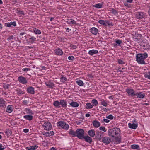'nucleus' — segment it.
I'll return each mask as SVG.
<instances>
[{"instance_id": "obj_26", "label": "nucleus", "mask_w": 150, "mask_h": 150, "mask_svg": "<svg viewBox=\"0 0 150 150\" xmlns=\"http://www.w3.org/2000/svg\"><path fill=\"white\" fill-rule=\"evenodd\" d=\"M93 126L95 127H98L100 126V124L99 122L96 120H94L92 122Z\"/></svg>"}, {"instance_id": "obj_55", "label": "nucleus", "mask_w": 150, "mask_h": 150, "mask_svg": "<svg viewBox=\"0 0 150 150\" xmlns=\"http://www.w3.org/2000/svg\"><path fill=\"white\" fill-rule=\"evenodd\" d=\"M106 118L110 120H112L113 118V116L111 114H110L107 116Z\"/></svg>"}, {"instance_id": "obj_20", "label": "nucleus", "mask_w": 150, "mask_h": 150, "mask_svg": "<svg viewBox=\"0 0 150 150\" xmlns=\"http://www.w3.org/2000/svg\"><path fill=\"white\" fill-rule=\"evenodd\" d=\"M54 51L55 54L58 55H62L63 54L62 50L60 48L55 49Z\"/></svg>"}, {"instance_id": "obj_22", "label": "nucleus", "mask_w": 150, "mask_h": 150, "mask_svg": "<svg viewBox=\"0 0 150 150\" xmlns=\"http://www.w3.org/2000/svg\"><path fill=\"white\" fill-rule=\"evenodd\" d=\"M54 134V132L53 131L46 132L43 134L45 136L47 137H49L53 135Z\"/></svg>"}, {"instance_id": "obj_14", "label": "nucleus", "mask_w": 150, "mask_h": 150, "mask_svg": "<svg viewBox=\"0 0 150 150\" xmlns=\"http://www.w3.org/2000/svg\"><path fill=\"white\" fill-rule=\"evenodd\" d=\"M45 85L49 88H52L55 87V85L53 82L51 81H47L45 83Z\"/></svg>"}, {"instance_id": "obj_57", "label": "nucleus", "mask_w": 150, "mask_h": 150, "mask_svg": "<svg viewBox=\"0 0 150 150\" xmlns=\"http://www.w3.org/2000/svg\"><path fill=\"white\" fill-rule=\"evenodd\" d=\"M4 25L5 26L8 27H11V26L10 22V23L8 22V23H6Z\"/></svg>"}, {"instance_id": "obj_10", "label": "nucleus", "mask_w": 150, "mask_h": 150, "mask_svg": "<svg viewBox=\"0 0 150 150\" xmlns=\"http://www.w3.org/2000/svg\"><path fill=\"white\" fill-rule=\"evenodd\" d=\"M144 13L143 12H137L135 14L137 19H141L144 18Z\"/></svg>"}, {"instance_id": "obj_59", "label": "nucleus", "mask_w": 150, "mask_h": 150, "mask_svg": "<svg viewBox=\"0 0 150 150\" xmlns=\"http://www.w3.org/2000/svg\"><path fill=\"white\" fill-rule=\"evenodd\" d=\"M10 23H11V25H12L13 26L15 27V26H16V22L15 21H13V22H10Z\"/></svg>"}, {"instance_id": "obj_64", "label": "nucleus", "mask_w": 150, "mask_h": 150, "mask_svg": "<svg viewBox=\"0 0 150 150\" xmlns=\"http://www.w3.org/2000/svg\"><path fill=\"white\" fill-rule=\"evenodd\" d=\"M23 131L25 133H27L29 132V129H25L23 130Z\"/></svg>"}, {"instance_id": "obj_48", "label": "nucleus", "mask_w": 150, "mask_h": 150, "mask_svg": "<svg viewBox=\"0 0 150 150\" xmlns=\"http://www.w3.org/2000/svg\"><path fill=\"white\" fill-rule=\"evenodd\" d=\"M117 62L118 63L120 64H124L125 63L124 62L120 59H117Z\"/></svg>"}, {"instance_id": "obj_30", "label": "nucleus", "mask_w": 150, "mask_h": 150, "mask_svg": "<svg viewBox=\"0 0 150 150\" xmlns=\"http://www.w3.org/2000/svg\"><path fill=\"white\" fill-rule=\"evenodd\" d=\"M116 142V144H117L121 142V137H120L116 136L114 140H113Z\"/></svg>"}, {"instance_id": "obj_53", "label": "nucleus", "mask_w": 150, "mask_h": 150, "mask_svg": "<svg viewBox=\"0 0 150 150\" xmlns=\"http://www.w3.org/2000/svg\"><path fill=\"white\" fill-rule=\"evenodd\" d=\"M148 74H149V75L145 74L144 75V76L145 78H147L150 79V71L148 72Z\"/></svg>"}, {"instance_id": "obj_7", "label": "nucleus", "mask_w": 150, "mask_h": 150, "mask_svg": "<svg viewBox=\"0 0 150 150\" xmlns=\"http://www.w3.org/2000/svg\"><path fill=\"white\" fill-rule=\"evenodd\" d=\"M18 80L20 83L23 84H25L28 82L26 78L22 76L18 77Z\"/></svg>"}, {"instance_id": "obj_43", "label": "nucleus", "mask_w": 150, "mask_h": 150, "mask_svg": "<svg viewBox=\"0 0 150 150\" xmlns=\"http://www.w3.org/2000/svg\"><path fill=\"white\" fill-rule=\"evenodd\" d=\"M102 7V4L100 3H98V4H96L93 6V7L98 9L101 8Z\"/></svg>"}, {"instance_id": "obj_16", "label": "nucleus", "mask_w": 150, "mask_h": 150, "mask_svg": "<svg viewBox=\"0 0 150 150\" xmlns=\"http://www.w3.org/2000/svg\"><path fill=\"white\" fill-rule=\"evenodd\" d=\"M27 92L30 94H34L35 93L34 88L32 86L28 87L27 90Z\"/></svg>"}, {"instance_id": "obj_24", "label": "nucleus", "mask_w": 150, "mask_h": 150, "mask_svg": "<svg viewBox=\"0 0 150 150\" xmlns=\"http://www.w3.org/2000/svg\"><path fill=\"white\" fill-rule=\"evenodd\" d=\"M98 53V51L95 50H89L88 52V54L91 55H93L94 54H97Z\"/></svg>"}, {"instance_id": "obj_28", "label": "nucleus", "mask_w": 150, "mask_h": 150, "mask_svg": "<svg viewBox=\"0 0 150 150\" xmlns=\"http://www.w3.org/2000/svg\"><path fill=\"white\" fill-rule=\"evenodd\" d=\"M54 105L56 107L58 108H60L61 106L60 105V101L59 102L57 100L55 101L53 103Z\"/></svg>"}, {"instance_id": "obj_36", "label": "nucleus", "mask_w": 150, "mask_h": 150, "mask_svg": "<svg viewBox=\"0 0 150 150\" xmlns=\"http://www.w3.org/2000/svg\"><path fill=\"white\" fill-rule=\"evenodd\" d=\"M17 93L18 95L23 94L25 93L24 91H23L20 89H17L16 90Z\"/></svg>"}, {"instance_id": "obj_39", "label": "nucleus", "mask_w": 150, "mask_h": 150, "mask_svg": "<svg viewBox=\"0 0 150 150\" xmlns=\"http://www.w3.org/2000/svg\"><path fill=\"white\" fill-rule=\"evenodd\" d=\"M93 105L90 103H87L86 105V108L87 109H89L92 108Z\"/></svg>"}, {"instance_id": "obj_33", "label": "nucleus", "mask_w": 150, "mask_h": 150, "mask_svg": "<svg viewBox=\"0 0 150 150\" xmlns=\"http://www.w3.org/2000/svg\"><path fill=\"white\" fill-rule=\"evenodd\" d=\"M106 21L107 20H100L98 21V22L103 25L106 26Z\"/></svg>"}, {"instance_id": "obj_41", "label": "nucleus", "mask_w": 150, "mask_h": 150, "mask_svg": "<svg viewBox=\"0 0 150 150\" xmlns=\"http://www.w3.org/2000/svg\"><path fill=\"white\" fill-rule=\"evenodd\" d=\"M91 103H92V105L93 106H96L98 105V102L96 100L93 99L91 101Z\"/></svg>"}, {"instance_id": "obj_25", "label": "nucleus", "mask_w": 150, "mask_h": 150, "mask_svg": "<svg viewBox=\"0 0 150 150\" xmlns=\"http://www.w3.org/2000/svg\"><path fill=\"white\" fill-rule=\"evenodd\" d=\"M115 42V43L113 44L114 47H117L118 46H120V44L122 43V40L120 39L116 40Z\"/></svg>"}, {"instance_id": "obj_21", "label": "nucleus", "mask_w": 150, "mask_h": 150, "mask_svg": "<svg viewBox=\"0 0 150 150\" xmlns=\"http://www.w3.org/2000/svg\"><path fill=\"white\" fill-rule=\"evenodd\" d=\"M88 133L89 135L91 137H94L95 135V132L94 129H91L89 130Z\"/></svg>"}, {"instance_id": "obj_42", "label": "nucleus", "mask_w": 150, "mask_h": 150, "mask_svg": "<svg viewBox=\"0 0 150 150\" xmlns=\"http://www.w3.org/2000/svg\"><path fill=\"white\" fill-rule=\"evenodd\" d=\"M101 102H100V104L102 105L103 106L105 107L107 106L108 105V103H107L106 102V101L103 100L102 99V100H101Z\"/></svg>"}, {"instance_id": "obj_60", "label": "nucleus", "mask_w": 150, "mask_h": 150, "mask_svg": "<svg viewBox=\"0 0 150 150\" xmlns=\"http://www.w3.org/2000/svg\"><path fill=\"white\" fill-rule=\"evenodd\" d=\"M125 69V68H121V67H119L118 69V71L120 72H123V71H122V70H124V69Z\"/></svg>"}, {"instance_id": "obj_45", "label": "nucleus", "mask_w": 150, "mask_h": 150, "mask_svg": "<svg viewBox=\"0 0 150 150\" xmlns=\"http://www.w3.org/2000/svg\"><path fill=\"white\" fill-rule=\"evenodd\" d=\"M26 111L27 112V113L30 115H32L33 114V113L32 111V110L30 109H26Z\"/></svg>"}, {"instance_id": "obj_46", "label": "nucleus", "mask_w": 150, "mask_h": 150, "mask_svg": "<svg viewBox=\"0 0 150 150\" xmlns=\"http://www.w3.org/2000/svg\"><path fill=\"white\" fill-rule=\"evenodd\" d=\"M107 25L110 26H112L114 25L112 23V22L109 21L108 20H107L106 21V26Z\"/></svg>"}, {"instance_id": "obj_27", "label": "nucleus", "mask_w": 150, "mask_h": 150, "mask_svg": "<svg viewBox=\"0 0 150 150\" xmlns=\"http://www.w3.org/2000/svg\"><path fill=\"white\" fill-rule=\"evenodd\" d=\"M12 105H9L7 107L6 110V112L8 113L11 112L13 111Z\"/></svg>"}, {"instance_id": "obj_12", "label": "nucleus", "mask_w": 150, "mask_h": 150, "mask_svg": "<svg viewBox=\"0 0 150 150\" xmlns=\"http://www.w3.org/2000/svg\"><path fill=\"white\" fill-rule=\"evenodd\" d=\"M60 105L61 107L63 108H65L67 106V103L65 100L62 99L60 100Z\"/></svg>"}, {"instance_id": "obj_13", "label": "nucleus", "mask_w": 150, "mask_h": 150, "mask_svg": "<svg viewBox=\"0 0 150 150\" xmlns=\"http://www.w3.org/2000/svg\"><path fill=\"white\" fill-rule=\"evenodd\" d=\"M30 37L29 39L27 40V43L28 44L30 43H33L36 40V38L34 36H31L30 35H29Z\"/></svg>"}, {"instance_id": "obj_23", "label": "nucleus", "mask_w": 150, "mask_h": 150, "mask_svg": "<svg viewBox=\"0 0 150 150\" xmlns=\"http://www.w3.org/2000/svg\"><path fill=\"white\" fill-rule=\"evenodd\" d=\"M77 129L75 131L72 129H70L69 131V134L72 135L73 137H76L77 134Z\"/></svg>"}, {"instance_id": "obj_3", "label": "nucleus", "mask_w": 150, "mask_h": 150, "mask_svg": "<svg viewBox=\"0 0 150 150\" xmlns=\"http://www.w3.org/2000/svg\"><path fill=\"white\" fill-rule=\"evenodd\" d=\"M57 125L59 127L62 128L66 130H68L69 128V125L62 121L58 122L57 123Z\"/></svg>"}, {"instance_id": "obj_1", "label": "nucleus", "mask_w": 150, "mask_h": 150, "mask_svg": "<svg viewBox=\"0 0 150 150\" xmlns=\"http://www.w3.org/2000/svg\"><path fill=\"white\" fill-rule=\"evenodd\" d=\"M148 57V54L146 52L137 54L136 56V61L140 64H146L144 60Z\"/></svg>"}, {"instance_id": "obj_58", "label": "nucleus", "mask_w": 150, "mask_h": 150, "mask_svg": "<svg viewBox=\"0 0 150 150\" xmlns=\"http://www.w3.org/2000/svg\"><path fill=\"white\" fill-rule=\"evenodd\" d=\"M99 129L100 130L103 131H104V132H105L106 131V129L104 127H102V126L100 127L99 128Z\"/></svg>"}, {"instance_id": "obj_32", "label": "nucleus", "mask_w": 150, "mask_h": 150, "mask_svg": "<svg viewBox=\"0 0 150 150\" xmlns=\"http://www.w3.org/2000/svg\"><path fill=\"white\" fill-rule=\"evenodd\" d=\"M76 83L80 86H82L84 84V83L83 81L82 80H80L76 79Z\"/></svg>"}, {"instance_id": "obj_62", "label": "nucleus", "mask_w": 150, "mask_h": 150, "mask_svg": "<svg viewBox=\"0 0 150 150\" xmlns=\"http://www.w3.org/2000/svg\"><path fill=\"white\" fill-rule=\"evenodd\" d=\"M124 5L125 6L129 8H130V6L128 4V3L126 1L125 2V3H124Z\"/></svg>"}, {"instance_id": "obj_52", "label": "nucleus", "mask_w": 150, "mask_h": 150, "mask_svg": "<svg viewBox=\"0 0 150 150\" xmlns=\"http://www.w3.org/2000/svg\"><path fill=\"white\" fill-rule=\"evenodd\" d=\"M141 45L144 47H146V48L147 47L148 45L147 44V43H145L144 42H142Z\"/></svg>"}, {"instance_id": "obj_17", "label": "nucleus", "mask_w": 150, "mask_h": 150, "mask_svg": "<svg viewBox=\"0 0 150 150\" xmlns=\"http://www.w3.org/2000/svg\"><path fill=\"white\" fill-rule=\"evenodd\" d=\"M90 30L91 33L94 35H96L98 32V29L94 27L92 28Z\"/></svg>"}, {"instance_id": "obj_34", "label": "nucleus", "mask_w": 150, "mask_h": 150, "mask_svg": "<svg viewBox=\"0 0 150 150\" xmlns=\"http://www.w3.org/2000/svg\"><path fill=\"white\" fill-rule=\"evenodd\" d=\"M6 102L2 99H0V107H3L5 105Z\"/></svg>"}, {"instance_id": "obj_11", "label": "nucleus", "mask_w": 150, "mask_h": 150, "mask_svg": "<svg viewBox=\"0 0 150 150\" xmlns=\"http://www.w3.org/2000/svg\"><path fill=\"white\" fill-rule=\"evenodd\" d=\"M145 96V93L142 92H137L136 93V96H137V98L142 99L144 98Z\"/></svg>"}, {"instance_id": "obj_35", "label": "nucleus", "mask_w": 150, "mask_h": 150, "mask_svg": "<svg viewBox=\"0 0 150 150\" xmlns=\"http://www.w3.org/2000/svg\"><path fill=\"white\" fill-rule=\"evenodd\" d=\"M67 23L70 24H76V21L73 19H70L67 21Z\"/></svg>"}, {"instance_id": "obj_63", "label": "nucleus", "mask_w": 150, "mask_h": 150, "mask_svg": "<svg viewBox=\"0 0 150 150\" xmlns=\"http://www.w3.org/2000/svg\"><path fill=\"white\" fill-rule=\"evenodd\" d=\"M101 107L102 108V109L104 110V111L105 112H107L108 111V109H106L105 108H102V106H101Z\"/></svg>"}, {"instance_id": "obj_31", "label": "nucleus", "mask_w": 150, "mask_h": 150, "mask_svg": "<svg viewBox=\"0 0 150 150\" xmlns=\"http://www.w3.org/2000/svg\"><path fill=\"white\" fill-rule=\"evenodd\" d=\"M131 148L133 149H137L138 150L140 149L139 146L137 144H132L131 145Z\"/></svg>"}, {"instance_id": "obj_15", "label": "nucleus", "mask_w": 150, "mask_h": 150, "mask_svg": "<svg viewBox=\"0 0 150 150\" xmlns=\"http://www.w3.org/2000/svg\"><path fill=\"white\" fill-rule=\"evenodd\" d=\"M138 124H135L133 123L132 124L131 123H129L128 125L129 127L131 129H135L138 127Z\"/></svg>"}, {"instance_id": "obj_50", "label": "nucleus", "mask_w": 150, "mask_h": 150, "mask_svg": "<svg viewBox=\"0 0 150 150\" xmlns=\"http://www.w3.org/2000/svg\"><path fill=\"white\" fill-rule=\"evenodd\" d=\"M10 86V85L9 84H7L6 85L4 84L3 86V88L5 89H8L9 88V87Z\"/></svg>"}, {"instance_id": "obj_2", "label": "nucleus", "mask_w": 150, "mask_h": 150, "mask_svg": "<svg viewBox=\"0 0 150 150\" xmlns=\"http://www.w3.org/2000/svg\"><path fill=\"white\" fill-rule=\"evenodd\" d=\"M119 133L120 134V131L118 128L110 129L108 131V135L112 137H114L115 135L118 134Z\"/></svg>"}, {"instance_id": "obj_9", "label": "nucleus", "mask_w": 150, "mask_h": 150, "mask_svg": "<svg viewBox=\"0 0 150 150\" xmlns=\"http://www.w3.org/2000/svg\"><path fill=\"white\" fill-rule=\"evenodd\" d=\"M102 134L103 132H101V131H99L98 130L96 131L95 137L99 141H101Z\"/></svg>"}, {"instance_id": "obj_8", "label": "nucleus", "mask_w": 150, "mask_h": 150, "mask_svg": "<svg viewBox=\"0 0 150 150\" xmlns=\"http://www.w3.org/2000/svg\"><path fill=\"white\" fill-rule=\"evenodd\" d=\"M101 141L104 143L108 144L111 142V140L110 138L105 136L103 138Z\"/></svg>"}, {"instance_id": "obj_4", "label": "nucleus", "mask_w": 150, "mask_h": 150, "mask_svg": "<svg viewBox=\"0 0 150 150\" xmlns=\"http://www.w3.org/2000/svg\"><path fill=\"white\" fill-rule=\"evenodd\" d=\"M84 131L82 129H77L76 137L79 139H83L84 136Z\"/></svg>"}, {"instance_id": "obj_56", "label": "nucleus", "mask_w": 150, "mask_h": 150, "mask_svg": "<svg viewBox=\"0 0 150 150\" xmlns=\"http://www.w3.org/2000/svg\"><path fill=\"white\" fill-rule=\"evenodd\" d=\"M30 70V68H23L22 69L23 71L27 72Z\"/></svg>"}, {"instance_id": "obj_54", "label": "nucleus", "mask_w": 150, "mask_h": 150, "mask_svg": "<svg viewBox=\"0 0 150 150\" xmlns=\"http://www.w3.org/2000/svg\"><path fill=\"white\" fill-rule=\"evenodd\" d=\"M68 59L70 60H73L74 59V57L72 56H70L68 57Z\"/></svg>"}, {"instance_id": "obj_44", "label": "nucleus", "mask_w": 150, "mask_h": 150, "mask_svg": "<svg viewBox=\"0 0 150 150\" xmlns=\"http://www.w3.org/2000/svg\"><path fill=\"white\" fill-rule=\"evenodd\" d=\"M111 9L110 10V11L112 13L115 15H116L117 14L118 12L116 10L112 8H111Z\"/></svg>"}, {"instance_id": "obj_29", "label": "nucleus", "mask_w": 150, "mask_h": 150, "mask_svg": "<svg viewBox=\"0 0 150 150\" xmlns=\"http://www.w3.org/2000/svg\"><path fill=\"white\" fill-rule=\"evenodd\" d=\"M23 118L26 120H28L29 121L33 119V117L31 115H25L23 116Z\"/></svg>"}, {"instance_id": "obj_18", "label": "nucleus", "mask_w": 150, "mask_h": 150, "mask_svg": "<svg viewBox=\"0 0 150 150\" xmlns=\"http://www.w3.org/2000/svg\"><path fill=\"white\" fill-rule=\"evenodd\" d=\"M83 139H85V141L89 143V144H91L92 142V139L88 135L84 136Z\"/></svg>"}, {"instance_id": "obj_40", "label": "nucleus", "mask_w": 150, "mask_h": 150, "mask_svg": "<svg viewBox=\"0 0 150 150\" xmlns=\"http://www.w3.org/2000/svg\"><path fill=\"white\" fill-rule=\"evenodd\" d=\"M67 80V79L66 77L64 76L63 75H62V77L60 78V82L64 83Z\"/></svg>"}, {"instance_id": "obj_49", "label": "nucleus", "mask_w": 150, "mask_h": 150, "mask_svg": "<svg viewBox=\"0 0 150 150\" xmlns=\"http://www.w3.org/2000/svg\"><path fill=\"white\" fill-rule=\"evenodd\" d=\"M110 121L107 119H103L101 120V122L102 123H103L104 122H105L106 123H108Z\"/></svg>"}, {"instance_id": "obj_5", "label": "nucleus", "mask_w": 150, "mask_h": 150, "mask_svg": "<svg viewBox=\"0 0 150 150\" xmlns=\"http://www.w3.org/2000/svg\"><path fill=\"white\" fill-rule=\"evenodd\" d=\"M42 126L44 129L47 131L50 130L52 128V124L49 122H45Z\"/></svg>"}, {"instance_id": "obj_38", "label": "nucleus", "mask_w": 150, "mask_h": 150, "mask_svg": "<svg viewBox=\"0 0 150 150\" xmlns=\"http://www.w3.org/2000/svg\"><path fill=\"white\" fill-rule=\"evenodd\" d=\"M5 133L7 134V136H9L11 135L12 134V131L10 129H6Z\"/></svg>"}, {"instance_id": "obj_19", "label": "nucleus", "mask_w": 150, "mask_h": 150, "mask_svg": "<svg viewBox=\"0 0 150 150\" xmlns=\"http://www.w3.org/2000/svg\"><path fill=\"white\" fill-rule=\"evenodd\" d=\"M71 102L69 103V105L72 107H77L79 106V104L77 102H74L72 100H71Z\"/></svg>"}, {"instance_id": "obj_6", "label": "nucleus", "mask_w": 150, "mask_h": 150, "mask_svg": "<svg viewBox=\"0 0 150 150\" xmlns=\"http://www.w3.org/2000/svg\"><path fill=\"white\" fill-rule=\"evenodd\" d=\"M126 92L129 96L134 97L136 96V93L137 92H135L133 89H127L126 90Z\"/></svg>"}, {"instance_id": "obj_47", "label": "nucleus", "mask_w": 150, "mask_h": 150, "mask_svg": "<svg viewBox=\"0 0 150 150\" xmlns=\"http://www.w3.org/2000/svg\"><path fill=\"white\" fill-rule=\"evenodd\" d=\"M17 13H18V14L20 15H24V12L23 11H21L19 10L18 9H17Z\"/></svg>"}, {"instance_id": "obj_51", "label": "nucleus", "mask_w": 150, "mask_h": 150, "mask_svg": "<svg viewBox=\"0 0 150 150\" xmlns=\"http://www.w3.org/2000/svg\"><path fill=\"white\" fill-rule=\"evenodd\" d=\"M26 149L28 150H35V148H34L33 146L30 147H27L26 148Z\"/></svg>"}, {"instance_id": "obj_61", "label": "nucleus", "mask_w": 150, "mask_h": 150, "mask_svg": "<svg viewBox=\"0 0 150 150\" xmlns=\"http://www.w3.org/2000/svg\"><path fill=\"white\" fill-rule=\"evenodd\" d=\"M13 35L9 36L7 39V41H9L13 39Z\"/></svg>"}, {"instance_id": "obj_37", "label": "nucleus", "mask_w": 150, "mask_h": 150, "mask_svg": "<svg viewBox=\"0 0 150 150\" xmlns=\"http://www.w3.org/2000/svg\"><path fill=\"white\" fill-rule=\"evenodd\" d=\"M33 31L35 34L37 35L40 34L41 33V31L36 28H34L33 29Z\"/></svg>"}]
</instances>
